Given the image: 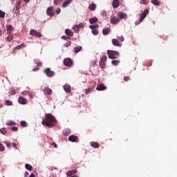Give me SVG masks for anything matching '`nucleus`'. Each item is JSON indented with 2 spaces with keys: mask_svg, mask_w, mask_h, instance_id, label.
I'll use <instances>...</instances> for the list:
<instances>
[{
  "mask_svg": "<svg viewBox=\"0 0 177 177\" xmlns=\"http://www.w3.org/2000/svg\"><path fill=\"white\" fill-rule=\"evenodd\" d=\"M57 121L55 116L50 113L46 114V119L43 120L41 122L42 125L44 127H47L48 128H52V127H55Z\"/></svg>",
  "mask_w": 177,
  "mask_h": 177,
  "instance_id": "1",
  "label": "nucleus"
},
{
  "mask_svg": "<svg viewBox=\"0 0 177 177\" xmlns=\"http://www.w3.org/2000/svg\"><path fill=\"white\" fill-rule=\"evenodd\" d=\"M107 55L109 59L114 60V59H117V56H120V53L113 50H107Z\"/></svg>",
  "mask_w": 177,
  "mask_h": 177,
  "instance_id": "2",
  "label": "nucleus"
},
{
  "mask_svg": "<svg viewBox=\"0 0 177 177\" xmlns=\"http://www.w3.org/2000/svg\"><path fill=\"white\" fill-rule=\"evenodd\" d=\"M44 73L49 78H51V77H55V71H51L49 68H46V69H44Z\"/></svg>",
  "mask_w": 177,
  "mask_h": 177,
  "instance_id": "3",
  "label": "nucleus"
},
{
  "mask_svg": "<svg viewBox=\"0 0 177 177\" xmlns=\"http://www.w3.org/2000/svg\"><path fill=\"white\" fill-rule=\"evenodd\" d=\"M30 35H33L34 37H37V38H41L42 37V34H41V32H37L35 29L30 30Z\"/></svg>",
  "mask_w": 177,
  "mask_h": 177,
  "instance_id": "4",
  "label": "nucleus"
},
{
  "mask_svg": "<svg viewBox=\"0 0 177 177\" xmlns=\"http://www.w3.org/2000/svg\"><path fill=\"white\" fill-rule=\"evenodd\" d=\"M64 64L66 67H71V66H73V59L71 58H65L64 59Z\"/></svg>",
  "mask_w": 177,
  "mask_h": 177,
  "instance_id": "5",
  "label": "nucleus"
},
{
  "mask_svg": "<svg viewBox=\"0 0 177 177\" xmlns=\"http://www.w3.org/2000/svg\"><path fill=\"white\" fill-rule=\"evenodd\" d=\"M110 23L111 24H118V23H120V18H117L116 17H111Z\"/></svg>",
  "mask_w": 177,
  "mask_h": 177,
  "instance_id": "6",
  "label": "nucleus"
},
{
  "mask_svg": "<svg viewBox=\"0 0 177 177\" xmlns=\"http://www.w3.org/2000/svg\"><path fill=\"white\" fill-rule=\"evenodd\" d=\"M46 13L48 16H50V17H53L55 16V13H53V7H49L46 10Z\"/></svg>",
  "mask_w": 177,
  "mask_h": 177,
  "instance_id": "7",
  "label": "nucleus"
},
{
  "mask_svg": "<svg viewBox=\"0 0 177 177\" xmlns=\"http://www.w3.org/2000/svg\"><path fill=\"white\" fill-rule=\"evenodd\" d=\"M8 34H12L15 31V28L12 25H6Z\"/></svg>",
  "mask_w": 177,
  "mask_h": 177,
  "instance_id": "8",
  "label": "nucleus"
},
{
  "mask_svg": "<svg viewBox=\"0 0 177 177\" xmlns=\"http://www.w3.org/2000/svg\"><path fill=\"white\" fill-rule=\"evenodd\" d=\"M18 102L20 104H27V99L24 98V97H19L18 98Z\"/></svg>",
  "mask_w": 177,
  "mask_h": 177,
  "instance_id": "9",
  "label": "nucleus"
},
{
  "mask_svg": "<svg viewBox=\"0 0 177 177\" xmlns=\"http://www.w3.org/2000/svg\"><path fill=\"white\" fill-rule=\"evenodd\" d=\"M113 9H117L120 6V0H113L112 3Z\"/></svg>",
  "mask_w": 177,
  "mask_h": 177,
  "instance_id": "10",
  "label": "nucleus"
},
{
  "mask_svg": "<svg viewBox=\"0 0 177 177\" xmlns=\"http://www.w3.org/2000/svg\"><path fill=\"white\" fill-rule=\"evenodd\" d=\"M118 16L119 17L120 20H121V19H127L128 17V15H127L126 13L121 12H118Z\"/></svg>",
  "mask_w": 177,
  "mask_h": 177,
  "instance_id": "11",
  "label": "nucleus"
},
{
  "mask_svg": "<svg viewBox=\"0 0 177 177\" xmlns=\"http://www.w3.org/2000/svg\"><path fill=\"white\" fill-rule=\"evenodd\" d=\"M64 90L66 93H70L71 92V86L68 84L64 85Z\"/></svg>",
  "mask_w": 177,
  "mask_h": 177,
  "instance_id": "12",
  "label": "nucleus"
},
{
  "mask_svg": "<svg viewBox=\"0 0 177 177\" xmlns=\"http://www.w3.org/2000/svg\"><path fill=\"white\" fill-rule=\"evenodd\" d=\"M106 87L103 84H101L96 87L97 91H106Z\"/></svg>",
  "mask_w": 177,
  "mask_h": 177,
  "instance_id": "13",
  "label": "nucleus"
},
{
  "mask_svg": "<svg viewBox=\"0 0 177 177\" xmlns=\"http://www.w3.org/2000/svg\"><path fill=\"white\" fill-rule=\"evenodd\" d=\"M148 14H149V10H148V9H146V10H145L144 12L141 14L140 18L143 20L144 19H146V16H147Z\"/></svg>",
  "mask_w": 177,
  "mask_h": 177,
  "instance_id": "14",
  "label": "nucleus"
},
{
  "mask_svg": "<svg viewBox=\"0 0 177 177\" xmlns=\"http://www.w3.org/2000/svg\"><path fill=\"white\" fill-rule=\"evenodd\" d=\"M65 34L68 36V37H73V35H74V32H73V31H71V30L67 28L65 30Z\"/></svg>",
  "mask_w": 177,
  "mask_h": 177,
  "instance_id": "15",
  "label": "nucleus"
},
{
  "mask_svg": "<svg viewBox=\"0 0 177 177\" xmlns=\"http://www.w3.org/2000/svg\"><path fill=\"white\" fill-rule=\"evenodd\" d=\"M77 174V169L71 170L66 172L67 176H73V175H75Z\"/></svg>",
  "mask_w": 177,
  "mask_h": 177,
  "instance_id": "16",
  "label": "nucleus"
},
{
  "mask_svg": "<svg viewBox=\"0 0 177 177\" xmlns=\"http://www.w3.org/2000/svg\"><path fill=\"white\" fill-rule=\"evenodd\" d=\"M112 44L114 46H121V44L120 43V41H118L117 40V39H112Z\"/></svg>",
  "mask_w": 177,
  "mask_h": 177,
  "instance_id": "17",
  "label": "nucleus"
},
{
  "mask_svg": "<svg viewBox=\"0 0 177 177\" xmlns=\"http://www.w3.org/2000/svg\"><path fill=\"white\" fill-rule=\"evenodd\" d=\"M44 93H46V95H52V89H50L49 87H46L44 88Z\"/></svg>",
  "mask_w": 177,
  "mask_h": 177,
  "instance_id": "18",
  "label": "nucleus"
},
{
  "mask_svg": "<svg viewBox=\"0 0 177 177\" xmlns=\"http://www.w3.org/2000/svg\"><path fill=\"white\" fill-rule=\"evenodd\" d=\"M82 50V46H77L74 48V52L75 53H79V52H81Z\"/></svg>",
  "mask_w": 177,
  "mask_h": 177,
  "instance_id": "19",
  "label": "nucleus"
},
{
  "mask_svg": "<svg viewBox=\"0 0 177 177\" xmlns=\"http://www.w3.org/2000/svg\"><path fill=\"white\" fill-rule=\"evenodd\" d=\"M73 2V0H66L62 4V8H67L68 5H70Z\"/></svg>",
  "mask_w": 177,
  "mask_h": 177,
  "instance_id": "20",
  "label": "nucleus"
},
{
  "mask_svg": "<svg viewBox=\"0 0 177 177\" xmlns=\"http://www.w3.org/2000/svg\"><path fill=\"white\" fill-rule=\"evenodd\" d=\"M97 17H94L93 18H90L89 23L90 24H95V23H97Z\"/></svg>",
  "mask_w": 177,
  "mask_h": 177,
  "instance_id": "21",
  "label": "nucleus"
},
{
  "mask_svg": "<svg viewBox=\"0 0 177 177\" xmlns=\"http://www.w3.org/2000/svg\"><path fill=\"white\" fill-rule=\"evenodd\" d=\"M15 9H14L15 15H19L20 13V6L19 4H16Z\"/></svg>",
  "mask_w": 177,
  "mask_h": 177,
  "instance_id": "22",
  "label": "nucleus"
},
{
  "mask_svg": "<svg viewBox=\"0 0 177 177\" xmlns=\"http://www.w3.org/2000/svg\"><path fill=\"white\" fill-rule=\"evenodd\" d=\"M151 2L155 6H160L161 5V3L158 0H151Z\"/></svg>",
  "mask_w": 177,
  "mask_h": 177,
  "instance_id": "23",
  "label": "nucleus"
},
{
  "mask_svg": "<svg viewBox=\"0 0 177 177\" xmlns=\"http://www.w3.org/2000/svg\"><path fill=\"white\" fill-rule=\"evenodd\" d=\"M103 35H109L110 34V28L102 30Z\"/></svg>",
  "mask_w": 177,
  "mask_h": 177,
  "instance_id": "24",
  "label": "nucleus"
},
{
  "mask_svg": "<svg viewBox=\"0 0 177 177\" xmlns=\"http://www.w3.org/2000/svg\"><path fill=\"white\" fill-rule=\"evenodd\" d=\"M70 133H71L70 129H65L63 130V135H64V136H68Z\"/></svg>",
  "mask_w": 177,
  "mask_h": 177,
  "instance_id": "25",
  "label": "nucleus"
},
{
  "mask_svg": "<svg viewBox=\"0 0 177 177\" xmlns=\"http://www.w3.org/2000/svg\"><path fill=\"white\" fill-rule=\"evenodd\" d=\"M88 9L89 10H96V4L95 3H91L89 6H88Z\"/></svg>",
  "mask_w": 177,
  "mask_h": 177,
  "instance_id": "26",
  "label": "nucleus"
},
{
  "mask_svg": "<svg viewBox=\"0 0 177 177\" xmlns=\"http://www.w3.org/2000/svg\"><path fill=\"white\" fill-rule=\"evenodd\" d=\"M68 140H70V142H76L77 141V136H71L68 137Z\"/></svg>",
  "mask_w": 177,
  "mask_h": 177,
  "instance_id": "27",
  "label": "nucleus"
},
{
  "mask_svg": "<svg viewBox=\"0 0 177 177\" xmlns=\"http://www.w3.org/2000/svg\"><path fill=\"white\" fill-rule=\"evenodd\" d=\"M0 133L2 135H6L8 133V130H6V128L3 127L0 129Z\"/></svg>",
  "mask_w": 177,
  "mask_h": 177,
  "instance_id": "28",
  "label": "nucleus"
},
{
  "mask_svg": "<svg viewBox=\"0 0 177 177\" xmlns=\"http://www.w3.org/2000/svg\"><path fill=\"white\" fill-rule=\"evenodd\" d=\"M91 146L92 147H94V149H97V147H99V143L98 142H91Z\"/></svg>",
  "mask_w": 177,
  "mask_h": 177,
  "instance_id": "29",
  "label": "nucleus"
},
{
  "mask_svg": "<svg viewBox=\"0 0 177 177\" xmlns=\"http://www.w3.org/2000/svg\"><path fill=\"white\" fill-rule=\"evenodd\" d=\"M9 93H10L12 95H16V90L15 89V87H11L10 88Z\"/></svg>",
  "mask_w": 177,
  "mask_h": 177,
  "instance_id": "30",
  "label": "nucleus"
},
{
  "mask_svg": "<svg viewBox=\"0 0 177 177\" xmlns=\"http://www.w3.org/2000/svg\"><path fill=\"white\" fill-rule=\"evenodd\" d=\"M111 64H113V66H118L120 64V61L119 60H112L111 61Z\"/></svg>",
  "mask_w": 177,
  "mask_h": 177,
  "instance_id": "31",
  "label": "nucleus"
},
{
  "mask_svg": "<svg viewBox=\"0 0 177 177\" xmlns=\"http://www.w3.org/2000/svg\"><path fill=\"white\" fill-rule=\"evenodd\" d=\"M26 169H28V171H31L32 169V166L30 164H26L25 165Z\"/></svg>",
  "mask_w": 177,
  "mask_h": 177,
  "instance_id": "32",
  "label": "nucleus"
},
{
  "mask_svg": "<svg viewBox=\"0 0 177 177\" xmlns=\"http://www.w3.org/2000/svg\"><path fill=\"white\" fill-rule=\"evenodd\" d=\"M25 47H26V44H19V45L15 47V49L20 50V49H21V48H25Z\"/></svg>",
  "mask_w": 177,
  "mask_h": 177,
  "instance_id": "33",
  "label": "nucleus"
},
{
  "mask_svg": "<svg viewBox=\"0 0 177 177\" xmlns=\"http://www.w3.org/2000/svg\"><path fill=\"white\" fill-rule=\"evenodd\" d=\"M6 106H13V102L9 100H6Z\"/></svg>",
  "mask_w": 177,
  "mask_h": 177,
  "instance_id": "34",
  "label": "nucleus"
},
{
  "mask_svg": "<svg viewBox=\"0 0 177 177\" xmlns=\"http://www.w3.org/2000/svg\"><path fill=\"white\" fill-rule=\"evenodd\" d=\"M99 63L100 68H104V67H106V64L104 63V62L100 61Z\"/></svg>",
  "mask_w": 177,
  "mask_h": 177,
  "instance_id": "35",
  "label": "nucleus"
},
{
  "mask_svg": "<svg viewBox=\"0 0 177 177\" xmlns=\"http://www.w3.org/2000/svg\"><path fill=\"white\" fill-rule=\"evenodd\" d=\"M34 63L37 64V67L42 66V62H39L38 59H34Z\"/></svg>",
  "mask_w": 177,
  "mask_h": 177,
  "instance_id": "36",
  "label": "nucleus"
},
{
  "mask_svg": "<svg viewBox=\"0 0 177 177\" xmlns=\"http://www.w3.org/2000/svg\"><path fill=\"white\" fill-rule=\"evenodd\" d=\"M63 2V0H54L55 5H60Z\"/></svg>",
  "mask_w": 177,
  "mask_h": 177,
  "instance_id": "37",
  "label": "nucleus"
},
{
  "mask_svg": "<svg viewBox=\"0 0 177 177\" xmlns=\"http://www.w3.org/2000/svg\"><path fill=\"white\" fill-rule=\"evenodd\" d=\"M12 39H13V36H12L11 35H9L6 37V41H8V42H10V41H12Z\"/></svg>",
  "mask_w": 177,
  "mask_h": 177,
  "instance_id": "38",
  "label": "nucleus"
},
{
  "mask_svg": "<svg viewBox=\"0 0 177 177\" xmlns=\"http://www.w3.org/2000/svg\"><path fill=\"white\" fill-rule=\"evenodd\" d=\"M6 125H16V122L15 121H8L6 123Z\"/></svg>",
  "mask_w": 177,
  "mask_h": 177,
  "instance_id": "39",
  "label": "nucleus"
},
{
  "mask_svg": "<svg viewBox=\"0 0 177 177\" xmlns=\"http://www.w3.org/2000/svg\"><path fill=\"white\" fill-rule=\"evenodd\" d=\"M89 28H91V30H95V28L99 27V25H90L89 26Z\"/></svg>",
  "mask_w": 177,
  "mask_h": 177,
  "instance_id": "40",
  "label": "nucleus"
},
{
  "mask_svg": "<svg viewBox=\"0 0 177 177\" xmlns=\"http://www.w3.org/2000/svg\"><path fill=\"white\" fill-rule=\"evenodd\" d=\"M142 21H143V19L140 17V19L136 21V26H139L142 23Z\"/></svg>",
  "mask_w": 177,
  "mask_h": 177,
  "instance_id": "41",
  "label": "nucleus"
},
{
  "mask_svg": "<svg viewBox=\"0 0 177 177\" xmlns=\"http://www.w3.org/2000/svg\"><path fill=\"white\" fill-rule=\"evenodd\" d=\"M71 46V41H67V43L64 44V46H65V48H68V46Z\"/></svg>",
  "mask_w": 177,
  "mask_h": 177,
  "instance_id": "42",
  "label": "nucleus"
},
{
  "mask_svg": "<svg viewBox=\"0 0 177 177\" xmlns=\"http://www.w3.org/2000/svg\"><path fill=\"white\" fill-rule=\"evenodd\" d=\"M107 60V57L106 56V55H104V56H102L101 58H100V61H101V62H106Z\"/></svg>",
  "mask_w": 177,
  "mask_h": 177,
  "instance_id": "43",
  "label": "nucleus"
},
{
  "mask_svg": "<svg viewBox=\"0 0 177 177\" xmlns=\"http://www.w3.org/2000/svg\"><path fill=\"white\" fill-rule=\"evenodd\" d=\"M92 34L93 35H97L99 34V30H96V29H94V30H92Z\"/></svg>",
  "mask_w": 177,
  "mask_h": 177,
  "instance_id": "44",
  "label": "nucleus"
},
{
  "mask_svg": "<svg viewBox=\"0 0 177 177\" xmlns=\"http://www.w3.org/2000/svg\"><path fill=\"white\" fill-rule=\"evenodd\" d=\"M0 17L1 19H3L5 17V12L0 10Z\"/></svg>",
  "mask_w": 177,
  "mask_h": 177,
  "instance_id": "45",
  "label": "nucleus"
},
{
  "mask_svg": "<svg viewBox=\"0 0 177 177\" xmlns=\"http://www.w3.org/2000/svg\"><path fill=\"white\" fill-rule=\"evenodd\" d=\"M5 150V146L0 142V151H3Z\"/></svg>",
  "mask_w": 177,
  "mask_h": 177,
  "instance_id": "46",
  "label": "nucleus"
},
{
  "mask_svg": "<svg viewBox=\"0 0 177 177\" xmlns=\"http://www.w3.org/2000/svg\"><path fill=\"white\" fill-rule=\"evenodd\" d=\"M21 127H27V122L26 121H21Z\"/></svg>",
  "mask_w": 177,
  "mask_h": 177,
  "instance_id": "47",
  "label": "nucleus"
},
{
  "mask_svg": "<svg viewBox=\"0 0 177 177\" xmlns=\"http://www.w3.org/2000/svg\"><path fill=\"white\" fill-rule=\"evenodd\" d=\"M62 39H64V41H67V39H70V37L68 36H62Z\"/></svg>",
  "mask_w": 177,
  "mask_h": 177,
  "instance_id": "48",
  "label": "nucleus"
},
{
  "mask_svg": "<svg viewBox=\"0 0 177 177\" xmlns=\"http://www.w3.org/2000/svg\"><path fill=\"white\" fill-rule=\"evenodd\" d=\"M73 30H75L76 31H80V27L77 26V25H75L73 26Z\"/></svg>",
  "mask_w": 177,
  "mask_h": 177,
  "instance_id": "49",
  "label": "nucleus"
},
{
  "mask_svg": "<svg viewBox=\"0 0 177 177\" xmlns=\"http://www.w3.org/2000/svg\"><path fill=\"white\" fill-rule=\"evenodd\" d=\"M91 91H92V89H91V88H86V90H85V94L86 95H88V93H91Z\"/></svg>",
  "mask_w": 177,
  "mask_h": 177,
  "instance_id": "50",
  "label": "nucleus"
},
{
  "mask_svg": "<svg viewBox=\"0 0 177 177\" xmlns=\"http://www.w3.org/2000/svg\"><path fill=\"white\" fill-rule=\"evenodd\" d=\"M140 3L141 5H147V1L146 0H142Z\"/></svg>",
  "mask_w": 177,
  "mask_h": 177,
  "instance_id": "51",
  "label": "nucleus"
},
{
  "mask_svg": "<svg viewBox=\"0 0 177 177\" xmlns=\"http://www.w3.org/2000/svg\"><path fill=\"white\" fill-rule=\"evenodd\" d=\"M101 15L104 16V17H106V16H107V12L106 11H102L101 12Z\"/></svg>",
  "mask_w": 177,
  "mask_h": 177,
  "instance_id": "52",
  "label": "nucleus"
},
{
  "mask_svg": "<svg viewBox=\"0 0 177 177\" xmlns=\"http://www.w3.org/2000/svg\"><path fill=\"white\" fill-rule=\"evenodd\" d=\"M21 95H23V96H27V91H22Z\"/></svg>",
  "mask_w": 177,
  "mask_h": 177,
  "instance_id": "53",
  "label": "nucleus"
},
{
  "mask_svg": "<svg viewBox=\"0 0 177 177\" xmlns=\"http://www.w3.org/2000/svg\"><path fill=\"white\" fill-rule=\"evenodd\" d=\"M55 12H56L57 15H59V14H60V12H62V10L60 8H57Z\"/></svg>",
  "mask_w": 177,
  "mask_h": 177,
  "instance_id": "54",
  "label": "nucleus"
},
{
  "mask_svg": "<svg viewBox=\"0 0 177 177\" xmlns=\"http://www.w3.org/2000/svg\"><path fill=\"white\" fill-rule=\"evenodd\" d=\"M77 26L79 27V28H84V24L81 23L79 25H77Z\"/></svg>",
  "mask_w": 177,
  "mask_h": 177,
  "instance_id": "55",
  "label": "nucleus"
},
{
  "mask_svg": "<svg viewBox=\"0 0 177 177\" xmlns=\"http://www.w3.org/2000/svg\"><path fill=\"white\" fill-rule=\"evenodd\" d=\"M118 39H120V41H121V42H124V39L122 36L118 37Z\"/></svg>",
  "mask_w": 177,
  "mask_h": 177,
  "instance_id": "56",
  "label": "nucleus"
},
{
  "mask_svg": "<svg viewBox=\"0 0 177 177\" xmlns=\"http://www.w3.org/2000/svg\"><path fill=\"white\" fill-rule=\"evenodd\" d=\"M12 147H15V150H17V145H16V143L12 142Z\"/></svg>",
  "mask_w": 177,
  "mask_h": 177,
  "instance_id": "57",
  "label": "nucleus"
},
{
  "mask_svg": "<svg viewBox=\"0 0 177 177\" xmlns=\"http://www.w3.org/2000/svg\"><path fill=\"white\" fill-rule=\"evenodd\" d=\"M12 131H15V132H17V131L18 130V128L16 127H14L12 128Z\"/></svg>",
  "mask_w": 177,
  "mask_h": 177,
  "instance_id": "58",
  "label": "nucleus"
},
{
  "mask_svg": "<svg viewBox=\"0 0 177 177\" xmlns=\"http://www.w3.org/2000/svg\"><path fill=\"white\" fill-rule=\"evenodd\" d=\"M124 81H129V77H124Z\"/></svg>",
  "mask_w": 177,
  "mask_h": 177,
  "instance_id": "59",
  "label": "nucleus"
},
{
  "mask_svg": "<svg viewBox=\"0 0 177 177\" xmlns=\"http://www.w3.org/2000/svg\"><path fill=\"white\" fill-rule=\"evenodd\" d=\"M17 5H21V0H19L18 1H17Z\"/></svg>",
  "mask_w": 177,
  "mask_h": 177,
  "instance_id": "60",
  "label": "nucleus"
},
{
  "mask_svg": "<svg viewBox=\"0 0 177 177\" xmlns=\"http://www.w3.org/2000/svg\"><path fill=\"white\" fill-rule=\"evenodd\" d=\"M38 70H39V68H38V66L37 68H34L32 69V71H38Z\"/></svg>",
  "mask_w": 177,
  "mask_h": 177,
  "instance_id": "61",
  "label": "nucleus"
},
{
  "mask_svg": "<svg viewBox=\"0 0 177 177\" xmlns=\"http://www.w3.org/2000/svg\"><path fill=\"white\" fill-rule=\"evenodd\" d=\"M24 176H25V177L28 176V171H26V172H25Z\"/></svg>",
  "mask_w": 177,
  "mask_h": 177,
  "instance_id": "62",
  "label": "nucleus"
},
{
  "mask_svg": "<svg viewBox=\"0 0 177 177\" xmlns=\"http://www.w3.org/2000/svg\"><path fill=\"white\" fill-rule=\"evenodd\" d=\"M29 177H35V174H34V173H32Z\"/></svg>",
  "mask_w": 177,
  "mask_h": 177,
  "instance_id": "63",
  "label": "nucleus"
},
{
  "mask_svg": "<svg viewBox=\"0 0 177 177\" xmlns=\"http://www.w3.org/2000/svg\"><path fill=\"white\" fill-rule=\"evenodd\" d=\"M11 145H12V144H10V143H7V147H10Z\"/></svg>",
  "mask_w": 177,
  "mask_h": 177,
  "instance_id": "64",
  "label": "nucleus"
}]
</instances>
